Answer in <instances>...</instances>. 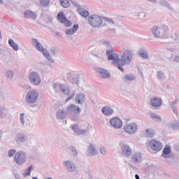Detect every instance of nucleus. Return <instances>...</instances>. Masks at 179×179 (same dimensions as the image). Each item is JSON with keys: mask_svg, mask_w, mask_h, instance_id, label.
<instances>
[{"mask_svg": "<svg viewBox=\"0 0 179 179\" xmlns=\"http://www.w3.org/2000/svg\"><path fill=\"white\" fill-rule=\"evenodd\" d=\"M106 55L108 57V61H112L113 65L117 66V69L121 72H124V67H121L120 59L118 57V54L115 53V50L114 49H107Z\"/></svg>", "mask_w": 179, "mask_h": 179, "instance_id": "1", "label": "nucleus"}, {"mask_svg": "<svg viewBox=\"0 0 179 179\" xmlns=\"http://www.w3.org/2000/svg\"><path fill=\"white\" fill-rule=\"evenodd\" d=\"M167 30L169 27L155 25L151 28V33L155 38H167Z\"/></svg>", "mask_w": 179, "mask_h": 179, "instance_id": "2", "label": "nucleus"}, {"mask_svg": "<svg viewBox=\"0 0 179 179\" xmlns=\"http://www.w3.org/2000/svg\"><path fill=\"white\" fill-rule=\"evenodd\" d=\"M31 40L33 45L36 50L39 51V52H42L43 55L46 58V59H48V61H49V62H54V59H52L48 50L43 47V45L38 42V40L36 38H32Z\"/></svg>", "mask_w": 179, "mask_h": 179, "instance_id": "3", "label": "nucleus"}, {"mask_svg": "<svg viewBox=\"0 0 179 179\" xmlns=\"http://www.w3.org/2000/svg\"><path fill=\"white\" fill-rule=\"evenodd\" d=\"M134 57V53L131 50H126L123 55H122V58L120 59V68L127 65V64H131V61H132V58Z\"/></svg>", "mask_w": 179, "mask_h": 179, "instance_id": "4", "label": "nucleus"}, {"mask_svg": "<svg viewBox=\"0 0 179 179\" xmlns=\"http://www.w3.org/2000/svg\"><path fill=\"white\" fill-rule=\"evenodd\" d=\"M88 23L92 27H100L103 24V18L100 15H91L88 17Z\"/></svg>", "mask_w": 179, "mask_h": 179, "instance_id": "5", "label": "nucleus"}, {"mask_svg": "<svg viewBox=\"0 0 179 179\" xmlns=\"http://www.w3.org/2000/svg\"><path fill=\"white\" fill-rule=\"evenodd\" d=\"M119 146L121 149L122 155L124 157H129L132 155V148L131 146L124 141H121L119 143Z\"/></svg>", "mask_w": 179, "mask_h": 179, "instance_id": "6", "label": "nucleus"}, {"mask_svg": "<svg viewBox=\"0 0 179 179\" xmlns=\"http://www.w3.org/2000/svg\"><path fill=\"white\" fill-rule=\"evenodd\" d=\"M28 79L34 86H38L41 83V77L40 74L36 71H32L29 73Z\"/></svg>", "mask_w": 179, "mask_h": 179, "instance_id": "7", "label": "nucleus"}, {"mask_svg": "<svg viewBox=\"0 0 179 179\" xmlns=\"http://www.w3.org/2000/svg\"><path fill=\"white\" fill-rule=\"evenodd\" d=\"M14 160L16 164H18V166H22V164H24V163H26V161L27 160V156L26 155V152H24L23 151L17 152L14 157Z\"/></svg>", "mask_w": 179, "mask_h": 179, "instance_id": "8", "label": "nucleus"}, {"mask_svg": "<svg viewBox=\"0 0 179 179\" xmlns=\"http://www.w3.org/2000/svg\"><path fill=\"white\" fill-rule=\"evenodd\" d=\"M37 99H38V92L30 90L26 96L25 101L28 104H34L37 101Z\"/></svg>", "mask_w": 179, "mask_h": 179, "instance_id": "9", "label": "nucleus"}, {"mask_svg": "<svg viewBox=\"0 0 179 179\" xmlns=\"http://www.w3.org/2000/svg\"><path fill=\"white\" fill-rule=\"evenodd\" d=\"M63 166L69 173H75V171H78V166L71 160L64 161Z\"/></svg>", "mask_w": 179, "mask_h": 179, "instance_id": "10", "label": "nucleus"}, {"mask_svg": "<svg viewBox=\"0 0 179 179\" xmlns=\"http://www.w3.org/2000/svg\"><path fill=\"white\" fill-rule=\"evenodd\" d=\"M124 131L129 135H134L138 131V124L135 122H130L124 127Z\"/></svg>", "mask_w": 179, "mask_h": 179, "instance_id": "11", "label": "nucleus"}, {"mask_svg": "<svg viewBox=\"0 0 179 179\" xmlns=\"http://www.w3.org/2000/svg\"><path fill=\"white\" fill-rule=\"evenodd\" d=\"M109 123L115 129H120V128L122 127V120L118 117L111 118Z\"/></svg>", "mask_w": 179, "mask_h": 179, "instance_id": "12", "label": "nucleus"}, {"mask_svg": "<svg viewBox=\"0 0 179 179\" xmlns=\"http://www.w3.org/2000/svg\"><path fill=\"white\" fill-rule=\"evenodd\" d=\"M150 146L152 150H155L156 152H160L163 149L162 143L156 140H151L150 141Z\"/></svg>", "mask_w": 179, "mask_h": 179, "instance_id": "13", "label": "nucleus"}, {"mask_svg": "<svg viewBox=\"0 0 179 179\" xmlns=\"http://www.w3.org/2000/svg\"><path fill=\"white\" fill-rule=\"evenodd\" d=\"M29 141V136L24 134H18L15 137V141L18 143H24Z\"/></svg>", "mask_w": 179, "mask_h": 179, "instance_id": "14", "label": "nucleus"}, {"mask_svg": "<svg viewBox=\"0 0 179 179\" xmlns=\"http://www.w3.org/2000/svg\"><path fill=\"white\" fill-rule=\"evenodd\" d=\"M97 72L99 74L100 78H102V79H110V78H111V73H110V72L106 69L98 68Z\"/></svg>", "mask_w": 179, "mask_h": 179, "instance_id": "15", "label": "nucleus"}, {"mask_svg": "<svg viewBox=\"0 0 179 179\" xmlns=\"http://www.w3.org/2000/svg\"><path fill=\"white\" fill-rule=\"evenodd\" d=\"M102 114L107 117H110L114 114V108L110 106H105L101 108Z\"/></svg>", "mask_w": 179, "mask_h": 179, "instance_id": "16", "label": "nucleus"}, {"mask_svg": "<svg viewBox=\"0 0 179 179\" xmlns=\"http://www.w3.org/2000/svg\"><path fill=\"white\" fill-rule=\"evenodd\" d=\"M97 155V150H96V146L93 144H90L87 149V156L90 157H93Z\"/></svg>", "mask_w": 179, "mask_h": 179, "instance_id": "17", "label": "nucleus"}, {"mask_svg": "<svg viewBox=\"0 0 179 179\" xmlns=\"http://www.w3.org/2000/svg\"><path fill=\"white\" fill-rule=\"evenodd\" d=\"M24 19H32V20H36L37 19V14L30 10H27L24 13Z\"/></svg>", "mask_w": 179, "mask_h": 179, "instance_id": "18", "label": "nucleus"}, {"mask_svg": "<svg viewBox=\"0 0 179 179\" xmlns=\"http://www.w3.org/2000/svg\"><path fill=\"white\" fill-rule=\"evenodd\" d=\"M131 162L134 164L141 163L142 162V154L141 152H134L131 156Z\"/></svg>", "mask_w": 179, "mask_h": 179, "instance_id": "19", "label": "nucleus"}, {"mask_svg": "<svg viewBox=\"0 0 179 179\" xmlns=\"http://www.w3.org/2000/svg\"><path fill=\"white\" fill-rule=\"evenodd\" d=\"M150 104L152 106V107H160L162 106V99L157 97V96H153L152 98L150 99Z\"/></svg>", "mask_w": 179, "mask_h": 179, "instance_id": "20", "label": "nucleus"}, {"mask_svg": "<svg viewBox=\"0 0 179 179\" xmlns=\"http://www.w3.org/2000/svg\"><path fill=\"white\" fill-rule=\"evenodd\" d=\"M79 29V24H76L73 26L72 28L68 29L65 30V34H67V36H73L76 31H78Z\"/></svg>", "mask_w": 179, "mask_h": 179, "instance_id": "21", "label": "nucleus"}, {"mask_svg": "<svg viewBox=\"0 0 179 179\" xmlns=\"http://www.w3.org/2000/svg\"><path fill=\"white\" fill-rule=\"evenodd\" d=\"M170 153H171V147H170V145H165L161 157H164V159H169V157H170V156H169Z\"/></svg>", "mask_w": 179, "mask_h": 179, "instance_id": "22", "label": "nucleus"}, {"mask_svg": "<svg viewBox=\"0 0 179 179\" xmlns=\"http://www.w3.org/2000/svg\"><path fill=\"white\" fill-rule=\"evenodd\" d=\"M85 94H77L75 96V101L77 104H83V103H85Z\"/></svg>", "mask_w": 179, "mask_h": 179, "instance_id": "23", "label": "nucleus"}, {"mask_svg": "<svg viewBox=\"0 0 179 179\" xmlns=\"http://www.w3.org/2000/svg\"><path fill=\"white\" fill-rule=\"evenodd\" d=\"M59 91L63 93V94H65L66 96H68L69 93H71V90L68 86L64 85V84H59Z\"/></svg>", "mask_w": 179, "mask_h": 179, "instance_id": "24", "label": "nucleus"}, {"mask_svg": "<svg viewBox=\"0 0 179 179\" xmlns=\"http://www.w3.org/2000/svg\"><path fill=\"white\" fill-rule=\"evenodd\" d=\"M78 107H79V106H75L73 104L69 105L66 108V113L72 114L73 113H76L78 111Z\"/></svg>", "mask_w": 179, "mask_h": 179, "instance_id": "25", "label": "nucleus"}, {"mask_svg": "<svg viewBox=\"0 0 179 179\" xmlns=\"http://www.w3.org/2000/svg\"><path fill=\"white\" fill-rule=\"evenodd\" d=\"M67 113L66 112L64 111V110L59 109L56 113V118L57 120H65L66 118Z\"/></svg>", "mask_w": 179, "mask_h": 179, "instance_id": "26", "label": "nucleus"}, {"mask_svg": "<svg viewBox=\"0 0 179 179\" xmlns=\"http://www.w3.org/2000/svg\"><path fill=\"white\" fill-rule=\"evenodd\" d=\"M82 109L79 106H77V111L76 113L73 114L71 117V121H79V117H80V113Z\"/></svg>", "mask_w": 179, "mask_h": 179, "instance_id": "27", "label": "nucleus"}, {"mask_svg": "<svg viewBox=\"0 0 179 179\" xmlns=\"http://www.w3.org/2000/svg\"><path fill=\"white\" fill-rule=\"evenodd\" d=\"M71 128L74 131V132H76V134H78V135H85V134H87V130L79 129L78 124L71 126Z\"/></svg>", "mask_w": 179, "mask_h": 179, "instance_id": "28", "label": "nucleus"}, {"mask_svg": "<svg viewBox=\"0 0 179 179\" xmlns=\"http://www.w3.org/2000/svg\"><path fill=\"white\" fill-rule=\"evenodd\" d=\"M138 54L141 57V58H143V59H148V58H149V54L148 53V50L143 48H140L138 51Z\"/></svg>", "mask_w": 179, "mask_h": 179, "instance_id": "29", "label": "nucleus"}, {"mask_svg": "<svg viewBox=\"0 0 179 179\" xmlns=\"http://www.w3.org/2000/svg\"><path fill=\"white\" fill-rule=\"evenodd\" d=\"M78 13H80L81 16H83V17H85V18L89 17V15H90L89 11L83 8H78Z\"/></svg>", "mask_w": 179, "mask_h": 179, "instance_id": "30", "label": "nucleus"}, {"mask_svg": "<svg viewBox=\"0 0 179 179\" xmlns=\"http://www.w3.org/2000/svg\"><path fill=\"white\" fill-rule=\"evenodd\" d=\"M8 44L10 47H11L13 50H14V51H19V45H17L16 43H15V41H13V39H9Z\"/></svg>", "mask_w": 179, "mask_h": 179, "instance_id": "31", "label": "nucleus"}, {"mask_svg": "<svg viewBox=\"0 0 179 179\" xmlns=\"http://www.w3.org/2000/svg\"><path fill=\"white\" fill-rule=\"evenodd\" d=\"M135 79L136 78L134 74H126L123 78L124 82H132V80H135Z\"/></svg>", "mask_w": 179, "mask_h": 179, "instance_id": "32", "label": "nucleus"}, {"mask_svg": "<svg viewBox=\"0 0 179 179\" xmlns=\"http://www.w3.org/2000/svg\"><path fill=\"white\" fill-rule=\"evenodd\" d=\"M57 20L59 23H64L66 20V17H65L64 13L60 12L57 14Z\"/></svg>", "mask_w": 179, "mask_h": 179, "instance_id": "33", "label": "nucleus"}, {"mask_svg": "<svg viewBox=\"0 0 179 179\" xmlns=\"http://www.w3.org/2000/svg\"><path fill=\"white\" fill-rule=\"evenodd\" d=\"M34 169V166L31 165L27 169L25 170L24 173L22 174L23 177L26 178L31 174V170Z\"/></svg>", "mask_w": 179, "mask_h": 179, "instance_id": "34", "label": "nucleus"}, {"mask_svg": "<svg viewBox=\"0 0 179 179\" xmlns=\"http://www.w3.org/2000/svg\"><path fill=\"white\" fill-rule=\"evenodd\" d=\"M145 136L147 138H153V136H155V130L152 129H147Z\"/></svg>", "mask_w": 179, "mask_h": 179, "instance_id": "35", "label": "nucleus"}, {"mask_svg": "<svg viewBox=\"0 0 179 179\" xmlns=\"http://www.w3.org/2000/svg\"><path fill=\"white\" fill-rule=\"evenodd\" d=\"M51 0H40L39 3L42 8H47Z\"/></svg>", "mask_w": 179, "mask_h": 179, "instance_id": "36", "label": "nucleus"}, {"mask_svg": "<svg viewBox=\"0 0 179 179\" xmlns=\"http://www.w3.org/2000/svg\"><path fill=\"white\" fill-rule=\"evenodd\" d=\"M5 75L6 78L9 79V80H11V79L13 78V76L15 75V73H13V71L8 70L7 71H6Z\"/></svg>", "mask_w": 179, "mask_h": 179, "instance_id": "37", "label": "nucleus"}, {"mask_svg": "<svg viewBox=\"0 0 179 179\" xmlns=\"http://www.w3.org/2000/svg\"><path fill=\"white\" fill-rule=\"evenodd\" d=\"M60 3L63 8H69V6H71L69 0H60Z\"/></svg>", "mask_w": 179, "mask_h": 179, "instance_id": "38", "label": "nucleus"}, {"mask_svg": "<svg viewBox=\"0 0 179 179\" xmlns=\"http://www.w3.org/2000/svg\"><path fill=\"white\" fill-rule=\"evenodd\" d=\"M102 45H103V47H106V48H108V50H114V48H113V45H111V43H110V42L108 41H103L101 42Z\"/></svg>", "mask_w": 179, "mask_h": 179, "instance_id": "39", "label": "nucleus"}, {"mask_svg": "<svg viewBox=\"0 0 179 179\" xmlns=\"http://www.w3.org/2000/svg\"><path fill=\"white\" fill-rule=\"evenodd\" d=\"M170 128H171V129H179V122L177 121H175L173 122H172L170 125H169Z\"/></svg>", "mask_w": 179, "mask_h": 179, "instance_id": "40", "label": "nucleus"}, {"mask_svg": "<svg viewBox=\"0 0 179 179\" xmlns=\"http://www.w3.org/2000/svg\"><path fill=\"white\" fill-rule=\"evenodd\" d=\"M69 150H71L72 155H73L76 157L78 156V151L76 150V148L75 146L71 145V147L69 148Z\"/></svg>", "mask_w": 179, "mask_h": 179, "instance_id": "41", "label": "nucleus"}, {"mask_svg": "<svg viewBox=\"0 0 179 179\" xmlns=\"http://www.w3.org/2000/svg\"><path fill=\"white\" fill-rule=\"evenodd\" d=\"M103 19L105 22L109 23V24H115L114 20H113V19H111L110 17H103Z\"/></svg>", "mask_w": 179, "mask_h": 179, "instance_id": "42", "label": "nucleus"}, {"mask_svg": "<svg viewBox=\"0 0 179 179\" xmlns=\"http://www.w3.org/2000/svg\"><path fill=\"white\" fill-rule=\"evenodd\" d=\"M151 118L152 120H154V121H156V122H162V117L156 115H152Z\"/></svg>", "mask_w": 179, "mask_h": 179, "instance_id": "43", "label": "nucleus"}, {"mask_svg": "<svg viewBox=\"0 0 179 179\" xmlns=\"http://www.w3.org/2000/svg\"><path fill=\"white\" fill-rule=\"evenodd\" d=\"M176 101H173L171 104V108L173 111V113L176 115H178V110H177V108H176Z\"/></svg>", "mask_w": 179, "mask_h": 179, "instance_id": "44", "label": "nucleus"}, {"mask_svg": "<svg viewBox=\"0 0 179 179\" xmlns=\"http://www.w3.org/2000/svg\"><path fill=\"white\" fill-rule=\"evenodd\" d=\"M157 78L159 79V80L164 79V73H163V71H159L157 74Z\"/></svg>", "mask_w": 179, "mask_h": 179, "instance_id": "45", "label": "nucleus"}, {"mask_svg": "<svg viewBox=\"0 0 179 179\" xmlns=\"http://www.w3.org/2000/svg\"><path fill=\"white\" fill-rule=\"evenodd\" d=\"M72 85H77V86H79L80 82H79V76L74 77V79L71 82Z\"/></svg>", "mask_w": 179, "mask_h": 179, "instance_id": "46", "label": "nucleus"}, {"mask_svg": "<svg viewBox=\"0 0 179 179\" xmlns=\"http://www.w3.org/2000/svg\"><path fill=\"white\" fill-rule=\"evenodd\" d=\"M62 24H64L66 27H71L72 26V22H71L68 19H66V20L64 22H62Z\"/></svg>", "mask_w": 179, "mask_h": 179, "instance_id": "47", "label": "nucleus"}, {"mask_svg": "<svg viewBox=\"0 0 179 179\" xmlns=\"http://www.w3.org/2000/svg\"><path fill=\"white\" fill-rule=\"evenodd\" d=\"M15 153H16V150L15 149H11L8 150V157H13V156H15Z\"/></svg>", "mask_w": 179, "mask_h": 179, "instance_id": "48", "label": "nucleus"}, {"mask_svg": "<svg viewBox=\"0 0 179 179\" xmlns=\"http://www.w3.org/2000/svg\"><path fill=\"white\" fill-rule=\"evenodd\" d=\"M20 120L21 124L24 126V113H21L20 115Z\"/></svg>", "mask_w": 179, "mask_h": 179, "instance_id": "49", "label": "nucleus"}, {"mask_svg": "<svg viewBox=\"0 0 179 179\" xmlns=\"http://www.w3.org/2000/svg\"><path fill=\"white\" fill-rule=\"evenodd\" d=\"M161 5H162V6H166V8L170 9V3H167L166 1H162Z\"/></svg>", "mask_w": 179, "mask_h": 179, "instance_id": "50", "label": "nucleus"}, {"mask_svg": "<svg viewBox=\"0 0 179 179\" xmlns=\"http://www.w3.org/2000/svg\"><path fill=\"white\" fill-rule=\"evenodd\" d=\"M100 152L101 153V155H106V148L104 147H101L100 148Z\"/></svg>", "mask_w": 179, "mask_h": 179, "instance_id": "51", "label": "nucleus"}, {"mask_svg": "<svg viewBox=\"0 0 179 179\" xmlns=\"http://www.w3.org/2000/svg\"><path fill=\"white\" fill-rule=\"evenodd\" d=\"M59 85L60 84H57V83L53 84V89H55L56 92H58V87H59Z\"/></svg>", "mask_w": 179, "mask_h": 179, "instance_id": "52", "label": "nucleus"}, {"mask_svg": "<svg viewBox=\"0 0 179 179\" xmlns=\"http://www.w3.org/2000/svg\"><path fill=\"white\" fill-rule=\"evenodd\" d=\"M50 51L53 55H55L57 54V50L54 47H52L50 48Z\"/></svg>", "mask_w": 179, "mask_h": 179, "instance_id": "53", "label": "nucleus"}, {"mask_svg": "<svg viewBox=\"0 0 179 179\" xmlns=\"http://www.w3.org/2000/svg\"><path fill=\"white\" fill-rule=\"evenodd\" d=\"M75 97V94H72L70 96L68 97V99H66V103H68L69 100H72Z\"/></svg>", "mask_w": 179, "mask_h": 179, "instance_id": "54", "label": "nucleus"}, {"mask_svg": "<svg viewBox=\"0 0 179 179\" xmlns=\"http://www.w3.org/2000/svg\"><path fill=\"white\" fill-rule=\"evenodd\" d=\"M72 4L73 5V6H75L76 8H80V5L79 3H78V2L76 1H73L72 2Z\"/></svg>", "mask_w": 179, "mask_h": 179, "instance_id": "55", "label": "nucleus"}, {"mask_svg": "<svg viewBox=\"0 0 179 179\" xmlns=\"http://www.w3.org/2000/svg\"><path fill=\"white\" fill-rule=\"evenodd\" d=\"M3 111H5V107L1 106L0 107V115L2 116V115L3 114Z\"/></svg>", "mask_w": 179, "mask_h": 179, "instance_id": "56", "label": "nucleus"}, {"mask_svg": "<svg viewBox=\"0 0 179 179\" xmlns=\"http://www.w3.org/2000/svg\"><path fill=\"white\" fill-rule=\"evenodd\" d=\"M14 177H15V179H21L20 176H19L18 174H15Z\"/></svg>", "mask_w": 179, "mask_h": 179, "instance_id": "57", "label": "nucleus"}, {"mask_svg": "<svg viewBox=\"0 0 179 179\" xmlns=\"http://www.w3.org/2000/svg\"><path fill=\"white\" fill-rule=\"evenodd\" d=\"M175 61H176V62H179V56L175 57Z\"/></svg>", "mask_w": 179, "mask_h": 179, "instance_id": "58", "label": "nucleus"}, {"mask_svg": "<svg viewBox=\"0 0 179 179\" xmlns=\"http://www.w3.org/2000/svg\"><path fill=\"white\" fill-rule=\"evenodd\" d=\"M55 35H56V36H58L59 37H61V32H59V31H56V32H55Z\"/></svg>", "mask_w": 179, "mask_h": 179, "instance_id": "59", "label": "nucleus"}, {"mask_svg": "<svg viewBox=\"0 0 179 179\" xmlns=\"http://www.w3.org/2000/svg\"><path fill=\"white\" fill-rule=\"evenodd\" d=\"M148 2H151V3H156V0H147Z\"/></svg>", "mask_w": 179, "mask_h": 179, "instance_id": "60", "label": "nucleus"}, {"mask_svg": "<svg viewBox=\"0 0 179 179\" xmlns=\"http://www.w3.org/2000/svg\"><path fill=\"white\" fill-rule=\"evenodd\" d=\"M92 55L94 57H96V58H98V59H100V56H99V55H96V54L93 53Z\"/></svg>", "mask_w": 179, "mask_h": 179, "instance_id": "61", "label": "nucleus"}, {"mask_svg": "<svg viewBox=\"0 0 179 179\" xmlns=\"http://www.w3.org/2000/svg\"><path fill=\"white\" fill-rule=\"evenodd\" d=\"M176 38H174L175 41H178V36H177V34H175Z\"/></svg>", "mask_w": 179, "mask_h": 179, "instance_id": "62", "label": "nucleus"}, {"mask_svg": "<svg viewBox=\"0 0 179 179\" xmlns=\"http://www.w3.org/2000/svg\"><path fill=\"white\" fill-rule=\"evenodd\" d=\"M135 178L136 179H141V178L139 177V175H138V174L135 175Z\"/></svg>", "mask_w": 179, "mask_h": 179, "instance_id": "63", "label": "nucleus"}, {"mask_svg": "<svg viewBox=\"0 0 179 179\" xmlns=\"http://www.w3.org/2000/svg\"><path fill=\"white\" fill-rule=\"evenodd\" d=\"M46 179H52L51 177L46 178Z\"/></svg>", "mask_w": 179, "mask_h": 179, "instance_id": "64", "label": "nucleus"}]
</instances>
